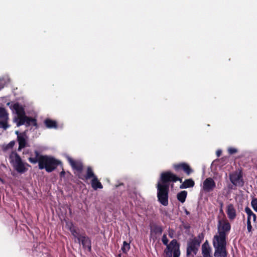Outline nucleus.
<instances>
[{
  "label": "nucleus",
  "mask_w": 257,
  "mask_h": 257,
  "mask_svg": "<svg viewBox=\"0 0 257 257\" xmlns=\"http://www.w3.org/2000/svg\"><path fill=\"white\" fill-rule=\"evenodd\" d=\"M61 167H62V171L60 172V177H64L65 175V172L64 171V169H63V165L62 166H61Z\"/></svg>",
  "instance_id": "37"
},
{
  "label": "nucleus",
  "mask_w": 257,
  "mask_h": 257,
  "mask_svg": "<svg viewBox=\"0 0 257 257\" xmlns=\"http://www.w3.org/2000/svg\"><path fill=\"white\" fill-rule=\"evenodd\" d=\"M158 201L163 205H168L169 185L167 183L158 182L157 185Z\"/></svg>",
  "instance_id": "4"
},
{
  "label": "nucleus",
  "mask_w": 257,
  "mask_h": 257,
  "mask_svg": "<svg viewBox=\"0 0 257 257\" xmlns=\"http://www.w3.org/2000/svg\"><path fill=\"white\" fill-rule=\"evenodd\" d=\"M229 178L231 183L235 187H242L244 186L242 171L238 169L230 173Z\"/></svg>",
  "instance_id": "6"
},
{
  "label": "nucleus",
  "mask_w": 257,
  "mask_h": 257,
  "mask_svg": "<svg viewBox=\"0 0 257 257\" xmlns=\"http://www.w3.org/2000/svg\"><path fill=\"white\" fill-rule=\"evenodd\" d=\"M190 228V226L189 224H185L184 225V228L185 229H189Z\"/></svg>",
  "instance_id": "39"
},
{
  "label": "nucleus",
  "mask_w": 257,
  "mask_h": 257,
  "mask_svg": "<svg viewBox=\"0 0 257 257\" xmlns=\"http://www.w3.org/2000/svg\"><path fill=\"white\" fill-rule=\"evenodd\" d=\"M195 185V182L192 179H188L185 180L180 186V188L184 189L193 187Z\"/></svg>",
  "instance_id": "22"
},
{
  "label": "nucleus",
  "mask_w": 257,
  "mask_h": 257,
  "mask_svg": "<svg viewBox=\"0 0 257 257\" xmlns=\"http://www.w3.org/2000/svg\"><path fill=\"white\" fill-rule=\"evenodd\" d=\"M8 120L9 113L5 108L0 107V128L6 130L10 126L8 124Z\"/></svg>",
  "instance_id": "10"
},
{
  "label": "nucleus",
  "mask_w": 257,
  "mask_h": 257,
  "mask_svg": "<svg viewBox=\"0 0 257 257\" xmlns=\"http://www.w3.org/2000/svg\"><path fill=\"white\" fill-rule=\"evenodd\" d=\"M7 105L10 106V108L15 111L18 116L24 115L25 113V109L18 102L12 104L11 102H8Z\"/></svg>",
  "instance_id": "17"
},
{
  "label": "nucleus",
  "mask_w": 257,
  "mask_h": 257,
  "mask_svg": "<svg viewBox=\"0 0 257 257\" xmlns=\"http://www.w3.org/2000/svg\"><path fill=\"white\" fill-rule=\"evenodd\" d=\"M220 211H222V207H223V204L222 202H221L220 203Z\"/></svg>",
  "instance_id": "40"
},
{
  "label": "nucleus",
  "mask_w": 257,
  "mask_h": 257,
  "mask_svg": "<svg viewBox=\"0 0 257 257\" xmlns=\"http://www.w3.org/2000/svg\"><path fill=\"white\" fill-rule=\"evenodd\" d=\"M79 179L86 182L89 179L91 180V187L94 190L102 189L103 185L99 181L96 175H95L92 168L91 167H88L86 169V173L85 176H79Z\"/></svg>",
  "instance_id": "5"
},
{
  "label": "nucleus",
  "mask_w": 257,
  "mask_h": 257,
  "mask_svg": "<svg viewBox=\"0 0 257 257\" xmlns=\"http://www.w3.org/2000/svg\"><path fill=\"white\" fill-rule=\"evenodd\" d=\"M10 159L15 169L19 173H24L28 170L27 167L31 166L23 162L21 157L16 152H12L10 155Z\"/></svg>",
  "instance_id": "3"
},
{
  "label": "nucleus",
  "mask_w": 257,
  "mask_h": 257,
  "mask_svg": "<svg viewBox=\"0 0 257 257\" xmlns=\"http://www.w3.org/2000/svg\"><path fill=\"white\" fill-rule=\"evenodd\" d=\"M66 159L73 170L75 171L74 174L78 177V178L79 176H85V175L82 173L84 166L81 161L78 160H74L69 156L66 157Z\"/></svg>",
  "instance_id": "7"
},
{
  "label": "nucleus",
  "mask_w": 257,
  "mask_h": 257,
  "mask_svg": "<svg viewBox=\"0 0 257 257\" xmlns=\"http://www.w3.org/2000/svg\"><path fill=\"white\" fill-rule=\"evenodd\" d=\"M173 168L177 173L183 171L188 176L190 175L193 171L189 164L185 162L174 164Z\"/></svg>",
  "instance_id": "9"
},
{
  "label": "nucleus",
  "mask_w": 257,
  "mask_h": 257,
  "mask_svg": "<svg viewBox=\"0 0 257 257\" xmlns=\"http://www.w3.org/2000/svg\"><path fill=\"white\" fill-rule=\"evenodd\" d=\"M211 248L209 246L208 241L206 240L202 245V254L203 257H212L211 255Z\"/></svg>",
  "instance_id": "19"
},
{
  "label": "nucleus",
  "mask_w": 257,
  "mask_h": 257,
  "mask_svg": "<svg viewBox=\"0 0 257 257\" xmlns=\"http://www.w3.org/2000/svg\"><path fill=\"white\" fill-rule=\"evenodd\" d=\"M187 192L186 191H182L179 192L177 195V199L181 203H184L186 199Z\"/></svg>",
  "instance_id": "25"
},
{
  "label": "nucleus",
  "mask_w": 257,
  "mask_h": 257,
  "mask_svg": "<svg viewBox=\"0 0 257 257\" xmlns=\"http://www.w3.org/2000/svg\"><path fill=\"white\" fill-rule=\"evenodd\" d=\"M245 212L247 214V220H251V218H252L253 221L255 222L256 220V215L248 207H246L245 208Z\"/></svg>",
  "instance_id": "23"
},
{
  "label": "nucleus",
  "mask_w": 257,
  "mask_h": 257,
  "mask_svg": "<svg viewBox=\"0 0 257 257\" xmlns=\"http://www.w3.org/2000/svg\"><path fill=\"white\" fill-rule=\"evenodd\" d=\"M174 231L172 229L169 228L168 230V235L170 238H173L174 237Z\"/></svg>",
  "instance_id": "35"
},
{
  "label": "nucleus",
  "mask_w": 257,
  "mask_h": 257,
  "mask_svg": "<svg viewBox=\"0 0 257 257\" xmlns=\"http://www.w3.org/2000/svg\"><path fill=\"white\" fill-rule=\"evenodd\" d=\"M226 213L230 219H234L236 216V210L232 204H229L227 206Z\"/></svg>",
  "instance_id": "21"
},
{
  "label": "nucleus",
  "mask_w": 257,
  "mask_h": 257,
  "mask_svg": "<svg viewBox=\"0 0 257 257\" xmlns=\"http://www.w3.org/2000/svg\"><path fill=\"white\" fill-rule=\"evenodd\" d=\"M185 212L186 214H187V215H189L190 214V212L188 211H187L186 209L185 210Z\"/></svg>",
  "instance_id": "41"
},
{
  "label": "nucleus",
  "mask_w": 257,
  "mask_h": 257,
  "mask_svg": "<svg viewBox=\"0 0 257 257\" xmlns=\"http://www.w3.org/2000/svg\"><path fill=\"white\" fill-rule=\"evenodd\" d=\"M247 229L248 232H250L252 231L251 221L248 220H247Z\"/></svg>",
  "instance_id": "34"
},
{
  "label": "nucleus",
  "mask_w": 257,
  "mask_h": 257,
  "mask_svg": "<svg viewBox=\"0 0 257 257\" xmlns=\"http://www.w3.org/2000/svg\"><path fill=\"white\" fill-rule=\"evenodd\" d=\"M18 118H16V120H18L17 121V126H20L26 123V118H27V116L25 114L24 115H19L18 116Z\"/></svg>",
  "instance_id": "26"
},
{
  "label": "nucleus",
  "mask_w": 257,
  "mask_h": 257,
  "mask_svg": "<svg viewBox=\"0 0 257 257\" xmlns=\"http://www.w3.org/2000/svg\"><path fill=\"white\" fill-rule=\"evenodd\" d=\"M16 134L17 136V140L19 143V148L18 150L19 151H21V150L26 147L27 141L25 139V135L23 134H19L18 131L16 132Z\"/></svg>",
  "instance_id": "18"
},
{
  "label": "nucleus",
  "mask_w": 257,
  "mask_h": 257,
  "mask_svg": "<svg viewBox=\"0 0 257 257\" xmlns=\"http://www.w3.org/2000/svg\"><path fill=\"white\" fill-rule=\"evenodd\" d=\"M26 124L27 125H30L32 124L35 126H37V120L35 118L27 116V118H26Z\"/></svg>",
  "instance_id": "27"
},
{
  "label": "nucleus",
  "mask_w": 257,
  "mask_h": 257,
  "mask_svg": "<svg viewBox=\"0 0 257 257\" xmlns=\"http://www.w3.org/2000/svg\"><path fill=\"white\" fill-rule=\"evenodd\" d=\"M118 257H121V254H118Z\"/></svg>",
  "instance_id": "42"
},
{
  "label": "nucleus",
  "mask_w": 257,
  "mask_h": 257,
  "mask_svg": "<svg viewBox=\"0 0 257 257\" xmlns=\"http://www.w3.org/2000/svg\"><path fill=\"white\" fill-rule=\"evenodd\" d=\"M44 123L46 126L49 128H57V123L55 120H52L49 118H47L44 121Z\"/></svg>",
  "instance_id": "24"
},
{
  "label": "nucleus",
  "mask_w": 257,
  "mask_h": 257,
  "mask_svg": "<svg viewBox=\"0 0 257 257\" xmlns=\"http://www.w3.org/2000/svg\"><path fill=\"white\" fill-rule=\"evenodd\" d=\"M221 153H222V151L220 150H217L216 152V154L217 157H219L221 155Z\"/></svg>",
  "instance_id": "38"
},
{
  "label": "nucleus",
  "mask_w": 257,
  "mask_h": 257,
  "mask_svg": "<svg viewBox=\"0 0 257 257\" xmlns=\"http://www.w3.org/2000/svg\"><path fill=\"white\" fill-rule=\"evenodd\" d=\"M15 141H11L7 146H6V148L7 149H12L14 147V146H15Z\"/></svg>",
  "instance_id": "33"
},
{
  "label": "nucleus",
  "mask_w": 257,
  "mask_h": 257,
  "mask_svg": "<svg viewBox=\"0 0 257 257\" xmlns=\"http://www.w3.org/2000/svg\"><path fill=\"white\" fill-rule=\"evenodd\" d=\"M215 187V183L212 178H207L203 182V189L206 192L212 191Z\"/></svg>",
  "instance_id": "15"
},
{
  "label": "nucleus",
  "mask_w": 257,
  "mask_h": 257,
  "mask_svg": "<svg viewBox=\"0 0 257 257\" xmlns=\"http://www.w3.org/2000/svg\"><path fill=\"white\" fill-rule=\"evenodd\" d=\"M166 246V248L164 250L166 257H172V253L174 250H178L180 248V244L175 239L171 240Z\"/></svg>",
  "instance_id": "12"
},
{
  "label": "nucleus",
  "mask_w": 257,
  "mask_h": 257,
  "mask_svg": "<svg viewBox=\"0 0 257 257\" xmlns=\"http://www.w3.org/2000/svg\"><path fill=\"white\" fill-rule=\"evenodd\" d=\"M161 181L162 183L176 182L179 181L182 182V179L172 173L170 171L163 172L161 174Z\"/></svg>",
  "instance_id": "8"
},
{
  "label": "nucleus",
  "mask_w": 257,
  "mask_h": 257,
  "mask_svg": "<svg viewBox=\"0 0 257 257\" xmlns=\"http://www.w3.org/2000/svg\"><path fill=\"white\" fill-rule=\"evenodd\" d=\"M69 230L75 239L77 240L83 235V231L80 232L79 228L72 225L69 228Z\"/></svg>",
  "instance_id": "20"
},
{
  "label": "nucleus",
  "mask_w": 257,
  "mask_h": 257,
  "mask_svg": "<svg viewBox=\"0 0 257 257\" xmlns=\"http://www.w3.org/2000/svg\"><path fill=\"white\" fill-rule=\"evenodd\" d=\"M34 153L35 157H29L28 160L32 164L38 163L39 168L41 170L45 169L47 172H52L58 166H62L61 161L53 157L40 155L37 150H35Z\"/></svg>",
  "instance_id": "2"
},
{
  "label": "nucleus",
  "mask_w": 257,
  "mask_h": 257,
  "mask_svg": "<svg viewBox=\"0 0 257 257\" xmlns=\"http://www.w3.org/2000/svg\"><path fill=\"white\" fill-rule=\"evenodd\" d=\"M251 205L254 210L257 212V198H253L251 201Z\"/></svg>",
  "instance_id": "30"
},
{
  "label": "nucleus",
  "mask_w": 257,
  "mask_h": 257,
  "mask_svg": "<svg viewBox=\"0 0 257 257\" xmlns=\"http://www.w3.org/2000/svg\"><path fill=\"white\" fill-rule=\"evenodd\" d=\"M163 231L162 226L154 224L151 227L150 236L154 241H155L157 239V235H161Z\"/></svg>",
  "instance_id": "16"
},
{
  "label": "nucleus",
  "mask_w": 257,
  "mask_h": 257,
  "mask_svg": "<svg viewBox=\"0 0 257 257\" xmlns=\"http://www.w3.org/2000/svg\"><path fill=\"white\" fill-rule=\"evenodd\" d=\"M180 255V248L178 250H174L173 257H179Z\"/></svg>",
  "instance_id": "36"
},
{
  "label": "nucleus",
  "mask_w": 257,
  "mask_h": 257,
  "mask_svg": "<svg viewBox=\"0 0 257 257\" xmlns=\"http://www.w3.org/2000/svg\"><path fill=\"white\" fill-rule=\"evenodd\" d=\"M78 242L81 243L84 249H87L89 251L91 250V241L90 238L86 235L83 231V235L78 240Z\"/></svg>",
  "instance_id": "14"
},
{
  "label": "nucleus",
  "mask_w": 257,
  "mask_h": 257,
  "mask_svg": "<svg viewBox=\"0 0 257 257\" xmlns=\"http://www.w3.org/2000/svg\"><path fill=\"white\" fill-rule=\"evenodd\" d=\"M204 237V235L203 233H199L197 236L194 237L192 239L195 240L196 241H197L199 242V244H201L202 241L203 240Z\"/></svg>",
  "instance_id": "29"
},
{
  "label": "nucleus",
  "mask_w": 257,
  "mask_h": 257,
  "mask_svg": "<svg viewBox=\"0 0 257 257\" xmlns=\"http://www.w3.org/2000/svg\"><path fill=\"white\" fill-rule=\"evenodd\" d=\"M166 246V248L164 250L166 257H172V253L174 250H178L180 248V244L175 239L171 240Z\"/></svg>",
  "instance_id": "11"
},
{
  "label": "nucleus",
  "mask_w": 257,
  "mask_h": 257,
  "mask_svg": "<svg viewBox=\"0 0 257 257\" xmlns=\"http://www.w3.org/2000/svg\"><path fill=\"white\" fill-rule=\"evenodd\" d=\"M231 229V225L226 219L218 221L217 234L213 238V245L214 248V257H227L228 252L226 249L227 236Z\"/></svg>",
  "instance_id": "1"
},
{
  "label": "nucleus",
  "mask_w": 257,
  "mask_h": 257,
  "mask_svg": "<svg viewBox=\"0 0 257 257\" xmlns=\"http://www.w3.org/2000/svg\"><path fill=\"white\" fill-rule=\"evenodd\" d=\"M162 241L163 243L165 245L168 244L169 240L167 238L166 234L164 233L163 234L162 238Z\"/></svg>",
  "instance_id": "32"
},
{
  "label": "nucleus",
  "mask_w": 257,
  "mask_h": 257,
  "mask_svg": "<svg viewBox=\"0 0 257 257\" xmlns=\"http://www.w3.org/2000/svg\"><path fill=\"white\" fill-rule=\"evenodd\" d=\"M200 245V244H199V242L195 240H193L192 239L189 241H188L187 243L186 249L187 256L190 255L192 252H193L194 254H196L198 251Z\"/></svg>",
  "instance_id": "13"
},
{
  "label": "nucleus",
  "mask_w": 257,
  "mask_h": 257,
  "mask_svg": "<svg viewBox=\"0 0 257 257\" xmlns=\"http://www.w3.org/2000/svg\"><path fill=\"white\" fill-rule=\"evenodd\" d=\"M130 243L127 242L126 241H124L123 242L122 246L121 248V250L122 252L124 253H127V252L130 249Z\"/></svg>",
  "instance_id": "28"
},
{
  "label": "nucleus",
  "mask_w": 257,
  "mask_h": 257,
  "mask_svg": "<svg viewBox=\"0 0 257 257\" xmlns=\"http://www.w3.org/2000/svg\"><path fill=\"white\" fill-rule=\"evenodd\" d=\"M227 151L229 155H233L237 152V149L235 148L229 147L228 148Z\"/></svg>",
  "instance_id": "31"
}]
</instances>
